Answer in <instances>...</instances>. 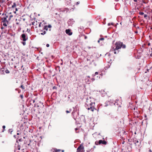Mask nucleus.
<instances>
[{
	"instance_id": "nucleus-17",
	"label": "nucleus",
	"mask_w": 152,
	"mask_h": 152,
	"mask_svg": "<svg viewBox=\"0 0 152 152\" xmlns=\"http://www.w3.org/2000/svg\"><path fill=\"white\" fill-rule=\"evenodd\" d=\"M41 23H40V22H38V27H41Z\"/></svg>"
},
{
	"instance_id": "nucleus-29",
	"label": "nucleus",
	"mask_w": 152,
	"mask_h": 152,
	"mask_svg": "<svg viewBox=\"0 0 152 152\" xmlns=\"http://www.w3.org/2000/svg\"><path fill=\"white\" fill-rule=\"evenodd\" d=\"M22 43L23 44V45H25L26 44V42H22Z\"/></svg>"
},
{
	"instance_id": "nucleus-35",
	"label": "nucleus",
	"mask_w": 152,
	"mask_h": 152,
	"mask_svg": "<svg viewBox=\"0 0 152 152\" xmlns=\"http://www.w3.org/2000/svg\"><path fill=\"white\" fill-rule=\"evenodd\" d=\"M77 130H78V129L77 128H76L75 129V130L76 131Z\"/></svg>"
},
{
	"instance_id": "nucleus-7",
	"label": "nucleus",
	"mask_w": 152,
	"mask_h": 152,
	"mask_svg": "<svg viewBox=\"0 0 152 152\" xmlns=\"http://www.w3.org/2000/svg\"><path fill=\"white\" fill-rule=\"evenodd\" d=\"M15 21H16V24L18 27H20V26L22 25V23L20 19H16Z\"/></svg>"
},
{
	"instance_id": "nucleus-30",
	"label": "nucleus",
	"mask_w": 152,
	"mask_h": 152,
	"mask_svg": "<svg viewBox=\"0 0 152 152\" xmlns=\"http://www.w3.org/2000/svg\"><path fill=\"white\" fill-rule=\"evenodd\" d=\"M80 3V1H78V2H77L76 4V5H78V4H79Z\"/></svg>"
},
{
	"instance_id": "nucleus-4",
	"label": "nucleus",
	"mask_w": 152,
	"mask_h": 152,
	"mask_svg": "<svg viewBox=\"0 0 152 152\" xmlns=\"http://www.w3.org/2000/svg\"><path fill=\"white\" fill-rule=\"evenodd\" d=\"M2 22L3 23V25L4 26H7L8 24L9 21L10 20L9 19H7L6 18H1Z\"/></svg>"
},
{
	"instance_id": "nucleus-25",
	"label": "nucleus",
	"mask_w": 152,
	"mask_h": 152,
	"mask_svg": "<svg viewBox=\"0 0 152 152\" xmlns=\"http://www.w3.org/2000/svg\"><path fill=\"white\" fill-rule=\"evenodd\" d=\"M95 144L96 145H98L99 144V143H98V141H96L95 142Z\"/></svg>"
},
{
	"instance_id": "nucleus-26",
	"label": "nucleus",
	"mask_w": 152,
	"mask_h": 152,
	"mask_svg": "<svg viewBox=\"0 0 152 152\" xmlns=\"http://www.w3.org/2000/svg\"><path fill=\"white\" fill-rule=\"evenodd\" d=\"M113 25V23H108V25L109 26H110V25Z\"/></svg>"
},
{
	"instance_id": "nucleus-5",
	"label": "nucleus",
	"mask_w": 152,
	"mask_h": 152,
	"mask_svg": "<svg viewBox=\"0 0 152 152\" xmlns=\"http://www.w3.org/2000/svg\"><path fill=\"white\" fill-rule=\"evenodd\" d=\"M84 147L82 144L80 145L77 149V152H84Z\"/></svg>"
},
{
	"instance_id": "nucleus-3",
	"label": "nucleus",
	"mask_w": 152,
	"mask_h": 152,
	"mask_svg": "<svg viewBox=\"0 0 152 152\" xmlns=\"http://www.w3.org/2000/svg\"><path fill=\"white\" fill-rule=\"evenodd\" d=\"M51 27V26L50 25H49L48 26H45L43 28V30L44 31L43 32H41L40 34L41 35H44L46 34V32L48 30V28H50Z\"/></svg>"
},
{
	"instance_id": "nucleus-9",
	"label": "nucleus",
	"mask_w": 152,
	"mask_h": 152,
	"mask_svg": "<svg viewBox=\"0 0 152 152\" xmlns=\"http://www.w3.org/2000/svg\"><path fill=\"white\" fill-rule=\"evenodd\" d=\"M38 22L37 21H35L32 22V24L35 26V28H37L38 27Z\"/></svg>"
},
{
	"instance_id": "nucleus-8",
	"label": "nucleus",
	"mask_w": 152,
	"mask_h": 152,
	"mask_svg": "<svg viewBox=\"0 0 152 152\" xmlns=\"http://www.w3.org/2000/svg\"><path fill=\"white\" fill-rule=\"evenodd\" d=\"M66 34H68L69 35H71L72 34V32H71L70 30L67 29L66 30Z\"/></svg>"
},
{
	"instance_id": "nucleus-28",
	"label": "nucleus",
	"mask_w": 152,
	"mask_h": 152,
	"mask_svg": "<svg viewBox=\"0 0 152 152\" xmlns=\"http://www.w3.org/2000/svg\"><path fill=\"white\" fill-rule=\"evenodd\" d=\"M104 38H101L99 39L100 40H104Z\"/></svg>"
},
{
	"instance_id": "nucleus-16",
	"label": "nucleus",
	"mask_w": 152,
	"mask_h": 152,
	"mask_svg": "<svg viewBox=\"0 0 152 152\" xmlns=\"http://www.w3.org/2000/svg\"><path fill=\"white\" fill-rule=\"evenodd\" d=\"M150 56H151L152 57V48H151V50H150Z\"/></svg>"
},
{
	"instance_id": "nucleus-21",
	"label": "nucleus",
	"mask_w": 152,
	"mask_h": 152,
	"mask_svg": "<svg viewBox=\"0 0 152 152\" xmlns=\"http://www.w3.org/2000/svg\"><path fill=\"white\" fill-rule=\"evenodd\" d=\"M102 140H100L98 141V143H99V144H102Z\"/></svg>"
},
{
	"instance_id": "nucleus-50",
	"label": "nucleus",
	"mask_w": 152,
	"mask_h": 152,
	"mask_svg": "<svg viewBox=\"0 0 152 152\" xmlns=\"http://www.w3.org/2000/svg\"><path fill=\"white\" fill-rule=\"evenodd\" d=\"M49 30V31H50V30H51V29H50Z\"/></svg>"
},
{
	"instance_id": "nucleus-49",
	"label": "nucleus",
	"mask_w": 152,
	"mask_h": 152,
	"mask_svg": "<svg viewBox=\"0 0 152 152\" xmlns=\"http://www.w3.org/2000/svg\"><path fill=\"white\" fill-rule=\"evenodd\" d=\"M33 102L34 103L35 102V101L34 100H33Z\"/></svg>"
},
{
	"instance_id": "nucleus-6",
	"label": "nucleus",
	"mask_w": 152,
	"mask_h": 152,
	"mask_svg": "<svg viewBox=\"0 0 152 152\" xmlns=\"http://www.w3.org/2000/svg\"><path fill=\"white\" fill-rule=\"evenodd\" d=\"M20 39L21 40L23 41H25L28 39V37L27 35L25 34H23L20 36Z\"/></svg>"
},
{
	"instance_id": "nucleus-44",
	"label": "nucleus",
	"mask_w": 152,
	"mask_h": 152,
	"mask_svg": "<svg viewBox=\"0 0 152 152\" xmlns=\"http://www.w3.org/2000/svg\"><path fill=\"white\" fill-rule=\"evenodd\" d=\"M18 11V9L17 8H16V9H15V11Z\"/></svg>"
},
{
	"instance_id": "nucleus-14",
	"label": "nucleus",
	"mask_w": 152,
	"mask_h": 152,
	"mask_svg": "<svg viewBox=\"0 0 152 152\" xmlns=\"http://www.w3.org/2000/svg\"><path fill=\"white\" fill-rule=\"evenodd\" d=\"M20 88H21L23 90H24L25 89V87L24 86H23V85H21L20 87Z\"/></svg>"
},
{
	"instance_id": "nucleus-10",
	"label": "nucleus",
	"mask_w": 152,
	"mask_h": 152,
	"mask_svg": "<svg viewBox=\"0 0 152 152\" xmlns=\"http://www.w3.org/2000/svg\"><path fill=\"white\" fill-rule=\"evenodd\" d=\"M52 152H60L61 151V150L60 149H57L56 148H54L52 149L51 150Z\"/></svg>"
},
{
	"instance_id": "nucleus-1",
	"label": "nucleus",
	"mask_w": 152,
	"mask_h": 152,
	"mask_svg": "<svg viewBox=\"0 0 152 152\" xmlns=\"http://www.w3.org/2000/svg\"><path fill=\"white\" fill-rule=\"evenodd\" d=\"M95 103L93 102H89L87 101L86 103V107L88 110H90L92 112H93L96 109L94 107Z\"/></svg>"
},
{
	"instance_id": "nucleus-27",
	"label": "nucleus",
	"mask_w": 152,
	"mask_h": 152,
	"mask_svg": "<svg viewBox=\"0 0 152 152\" xmlns=\"http://www.w3.org/2000/svg\"><path fill=\"white\" fill-rule=\"evenodd\" d=\"M90 81H89V80L88 79V81L86 82V83L88 84H90Z\"/></svg>"
},
{
	"instance_id": "nucleus-46",
	"label": "nucleus",
	"mask_w": 152,
	"mask_h": 152,
	"mask_svg": "<svg viewBox=\"0 0 152 152\" xmlns=\"http://www.w3.org/2000/svg\"><path fill=\"white\" fill-rule=\"evenodd\" d=\"M19 134H19V133H17V135H19Z\"/></svg>"
},
{
	"instance_id": "nucleus-37",
	"label": "nucleus",
	"mask_w": 152,
	"mask_h": 152,
	"mask_svg": "<svg viewBox=\"0 0 152 152\" xmlns=\"http://www.w3.org/2000/svg\"><path fill=\"white\" fill-rule=\"evenodd\" d=\"M87 37L86 36H85V39H87Z\"/></svg>"
},
{
	"instance_id": "nucleus-22",
	"label": "nucleus",
	"mask_w": 152,
	"mask_h": 152,
	"mask_svg": "<svg viewBox=\"0 0 152 152\" xmlns=\"http://www.w3.org/2000/svg\"><path fill=\"white\" fill-rule=\"evenodd\" d=\"M139 14L140 15H142L144 14V13L142 12H139Z\"/></svg>"
},
{
	"instance_id": "nucleus-42",
	"label": "nucleus",
	"mask_w": 152,
	"mask_h": 152,
	"mask_svg": "<svg viewBox=\"0 0 152 152\" xmlns=\"http://www.w3.org/2000/svg\"><path fill=\"white\" fill-rule=\"evenodd\" d=\"M13 12L15 13V14H16V11H14Z\"/></svg>"
},
{
	"instance_id": "nucleus-39",
	"label": "nucleus",
	"mask_w": 152,
	"mask_h": 152,
	"mask_svg": "<svg viewBox=\"0 0 152 152\" xmlns=\"http://www.w3.org/2000/svg\"><path fill=\"white\" fill-rule=\"evenodd\" d=\"M134 1L137 2V0H134Z\"/></svg>"
},
{
	"instance_id": "nucleus-36",
	"label": "nucleus",
	"mask_w": 152,
	"mask_h": 152,
	"mask_svg": "<svg viewBox=\"0 0 152 152\" xmlns=\"http://www.w3.org/2000/svg\"><path fill=\"white\" fill-rule=\"evenodd\" d=\"M43 31L44 30H43V29L40 31H41V32H43Z\"/></svg>"
},
{
	"instance_id": "nucleus-31",
	"label": "nucleus",
	"mask_w": 152,
	"mask_h": 152,
	"mask_svg": "<svg viewBox=\"0 0 152 152\" xmlns=\"http://www.w3.org/2000/svg\"><path fill=\"white\" fill-rule=\"evenodd\" d=\"M144 18H146L147 17V15L146 14H144Z\"/></svg>"
},
{
	"instance_id": "nucleus-43",
	"label": "nucleus",
	"mask_w": 152,
	"mask_h": 152,
	"mask_svg": "<svg viewBox=\"0 0 152 152\" xmlns=\"http://www.w3.org/2000/svg\"><path fill=\"white\" fill-rule=\"evenodd\" d=\"M56 88V87L54 86V87H53V89H55Z\"/></svg>"
},
{
	"instance_id": "nucleus-38",
	"label": "nucleus",
	"mask_w": 152,
	"mask_h": 152,
	"mask_svg": "<svg viewBox=\"0 0 152 152\" xmlns=\"http://www.w3.org/2000/svg\"><path fill=\"white\" fill-rule=\"evenodd\" d=\"M87 79H88V78H90V77L89 76H87Z\"/></svg>"
},
{
	"instance_id": "nucleus-20",
	"label": "nucleus",
	"mask_w": 152,
	"mask_h": 152,
	"mask_svg": "<svg viewBox=\"0 0 152 152\" xmlns=\"http://www.w3.org/2000/svg\"><path fill=\"white\" fill-rule=\"evenodd\" d=\"M5 72L7 74H8L10 73V72H9V70L7 69L5 70Z\"/></svg>"
},
{
	"instance_id": "nucleus-40",
	"label": "nucleus",
	"mask_w": 152,
	"mask_h": 152,
	"mask_svg": "<svg viewBox=\"0 0 152 152\" xmlns=\"http://www.w3.org/2000/svg\"><path fill=\"white\" fill-rule=\"evenodd\" d=\"M61 151L62 152H64V150H61Z\"/></svg>"
},
{
	"instance_id": "nucleus-51",
	"label": "nucleus",
	"mask_w": 152,
	"mask_h": 152,
	"mask_svg": "<svg viewBox=\"0 0 152 152\" xmlns=\"http://www.w3.org/2000/svg\"><path fill=\"white\" fill-rule=\"evenodd\" d=\"M3 27L1 28L3 29Z\"/></svg>"
},
{
	"instance_id": "nucleus-13",
	"label": "nucleus",
	"mask_w": 152,
	"mask_h": 152,
	"mask_svg": "<svg viewBox=\"0 0 152 152\" xmlns=\"http://www.w3.org/2000/svg\"><path fill=\"white\" fill-rule=\"evenodd\" d=\"M16 6V4L15 3H14L13 4L12 6V8H14V7H15Z\"/></svg>"
},
{
	"instance_id": "nucleus-45",
	"label": "nucleus",
	"mask_w": 152,
	"mask_h": 152,
	"mask_svg": "<svg viewBox=\"0 0 152 152\" xmlns=\"http://www.w3.org/2000/svg\"><path fill=\"white\" fill-rule=\"evenodd\" d=\"M150 45V43H148V45Z\"/></svg>"
},
{
	"instance_id": "nucleus-15",
	"label": "nucleus",
	"mask_w": 152,
	"mask_h": 152,
	"mask_svg": "<svg viewBox=\"0 0 152 152\" xmlns=\"http://www.w3.org/2000/svg\"><path fill=\"white\" fill-rule=\"evenodd\" d=\"M8 15L5 14V15H4V18H6L7 19H8L7 18H8Z\"/></svg>"
},
{
	"instance_id": "nucleus-48",
	"label": "nucleus",
	"mask_w": 152,
	"mask_h": 152,
	"mask_svg": "<svg viewBox=\"0 0 152 152\" xmlns=\"http://www.w3.org/2000/svg\"><path fill=\"white\" fill-rule=\"evenodd\" d=\"M30 143H29V144H28V145H30Z\"/></svg>"
},
{
	"instance_id": "nucleus-41",
	"label": "nucleus",
	"mask_w": 152,
	"mask_h": 152,
	"mask_svg": "<svg viewBox=\"0 0 152 152\" xmlns=\"http://www.w3.org/2000/svg\"><path fill=\"white\" fill-rule=\"evenodd\" d=\"M100 40L99 39V40L98 41V43H99V42H100Z\"/></svg>"
},
{
	"instance_id": "nucleus-47",
	"label": "nucleus",
	"mask_w": 152,
	"mask_h": 152,
	"mask_svg": "<svg viewBox=\"0 0 152 152\" xmlns=\"http://www.w3.org/2000/svg\"><path fill=\"white\" fill-rule=\"evenodd\" d=\"M124 142H122V144H124Z\"/></svg>"
},
{
	"instance_id": "nucleus-34",
	"label": "nucleus",
	"mask_w": 152,
	"mask_h": 152,
	"mask_svg": "<svg viewBox=\"0 0 152 152\" xmlns=\"http://www.w3.org/2000/svg\"><path fill=\"white\" fill-rule=\"evenodd\" d=\"M46 46L47 47H48L49 46V44H47Z\"/></svg>"
},
{
	"instance_id": "nucleus-11",
	"label": "nucleus",
	"mask_w": 152,
	"mask_h": 152,
	"mask_svg": "<svg viewBox=\"0 0 152 152\" xmlns=\"http://www.w3.org/2000/svg\"><path fill=\"white\" fill-rule=\"evenodd\" d=\"M11 12H10V13H9L10 14V15H9V17L8 18L9 19V20H10L11 18H12L13 17V15H11Z\"/></svg>"
},
{
	"instance_id": "nucleus-24",
	"label": "nucleus",
	"mask_w": 152,
	"mask_h": 152,
	"mask_svg": "<svg viewBox=\"0 0 152 152\" xmlns=\"http://www.w3.org/2000/svg\"><path fill=\"white\" fill-rule=\"evenodd\" d=\"M20 145H18V150H20Z\"/></svg>"
},
{
	"instance_id": "nucleus-19",
	"label": "nucleus",
	"mask_w": 152,
	"mask_h": 152,
	"mask_svg": "<svg viewBox=\"0 0 152 152\" xmlns=\"http://www.w3.org/2000/svg\"><path fill=\"white\" fill-rule=\"evenodd\" d=\"M71 110L70 109L69 110H66V112L67 113H70L71 112Z\"/></svg>"
},
{
	"instance_id": "nucleus-2",
	"label": "nucleus",
	"mask_w": 152,
	"mask_h": 152,
	"mask_svg": "<svg viewBox=\"0 0 152 152\" xmlns=\"http://www.w3.org/2000/svg\"><path fill=\"white\" fill-rule=\"evenodd\" d=\"M116 48L115 49V54L118 53L119 52L118 50L120 49L121 47L123 48H126V46L123 44V43L121 42H116L115 44Z\"/></svg>"
},
{
	"instance_id": "nucleus-32",
	"label": "nucleus",
	"mask_w": 152,
	"mask_h": 152,
	"mask_svg": "<svg viewBox=\"0 0 152 152\" xmlns=\"http://www.w3.org/2000/svg\"><path fill=\"white\" fill-rule=\"evenodd\" d=\"M20 96L22 99H23V95H20Z\"/></svg>"
},
{
	"instance_id": "nucleus-18",
	"label": "nucleus",
	"mask_w": 152,
	"mask_h": 152,
	"mask_svg": "<svg viewBox=\"0 0 152 152\" xmlns=\"http://www.w3.org/2000/svg\"><path fill=\"white\" fill-rule=\"evenodd\" d=\"M0 71L2 72H4V68H1L0 69Z\"/></svg>"
},
{
	"instance_id": "nucleus-12",
	"label": "nucleus",
	"mask_w": 152,
	"mask_h": 152,
	"mask_svg": "<svg viewBox=\"0 0 152 152\" xmlns=\"http://www.w3.org/2000/svg\"><path fill=\"white\" fill-rule=\"evenodd\" d=\"M107 143V142L105 140H102V144L104 145H106Z\"/></svg>"
},
{
	"instance_id": "nucleus-33",
	"label": "nucleus",
	"mask_w": 152,
	"mask_h": 152,
	"mask_svg": "<svg viewBox=\"0 0 152 152\" xmlns=\"http://www.w3.org/2000/svg\"><path fill=\"white\" fill-rule=\"evenodd\" d=\"M98 74V72H96L95 73V75H97Z\"/></svg>"
},
{
	"instance_id": "nucleus-23",
	"label": "nucleus",
	"mask_w": 152,
	"mask_h": 152,
	"mask_svg": "<svg viewBox=\"0 0 152 152\" xmlns=\"http://www.w3.org/2000/svg\"><path fill=\"white\" fill-rule=\"evenodd\" d=\"M2 128L3 129V130L2 131L3 132L4 131V129L5 128V126H2Z\"/></svg>"
}]
</instances>
